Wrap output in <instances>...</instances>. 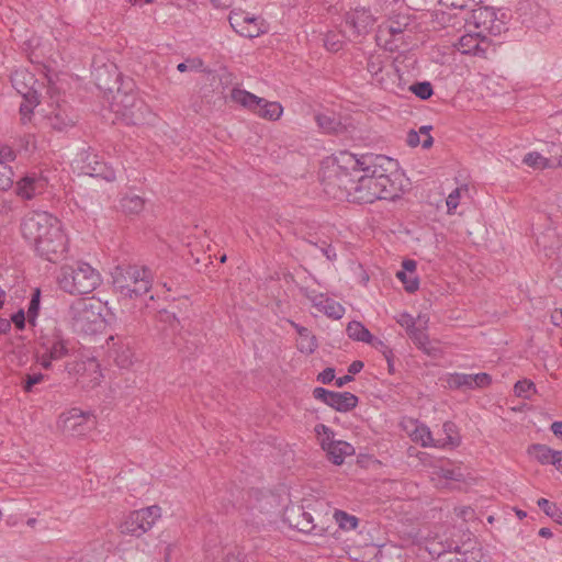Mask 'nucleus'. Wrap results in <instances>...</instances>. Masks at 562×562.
Listing matches in <instances>:
<instances>
[{"mask_svg": "<svg viewBox=\"0 0 562 562\" xmlns=\"http://www.w3.org/2000/svg\"><path fill=\"white\" fill-rule=\"evenodd\" d=\"M112 277L115 291L128 299L148 293L153 283L150 271L138 266L116 267Z\"/></svg>", "mask_w": 562, "mask_h": 562, "instance_id": "nucleus-5", "label": "nucleus"}, {"mask_svg": "<svg viewBox=\"0 0 562 562\" xmlns=\"http://www.w3.org/2000/svg\"><path fill=\"white\" fill-rule=\"evenodd\" d=\"M12 321L16 325L18 328H23L24 327V322H25V317H24L23 311H20L16 314H14L12 316Z\"/></svg>", "mask_w": 562, "mask_h": 562, "instance_id": "nucleus-59", "label": "nucleus"}, {"mask_svg": "<svg viewBox=\"0 0 562 562\" xmlns=\"http://www.w3.org/2000/svg\"><path fill=\"white\" fill-rule=\"evenodd\" d=\"M144 205V199L136 194H126L120 201V207L126 214H139Z\"/></svg>", "mask_w": 562, "mask_h": 562, "instance_id": "nucleus-28", "label": "nucleus"}, {"mask_svg": "<svg viewBox=\"0 0 562 562\" xmlns=\"http://www.w3.org/2000/svg\"><path fill=\"white\" fill-rule=\"evenodd\" d=\"M408 23L400 22L397 20H391L387 23L381 25L376 33V42L382 45L385 49L394 52L400 48V44L403 43V33L405 32Z\"/></svg>", "mask_w": 562, "mask_h": 562, "instance_id": "nucleus-14", "label": "nucleus"}, {"mask_svg": "<svg viewBox=\"0 0 562 562\" xmlns=\"http://www.w3.org/2000/svg\"><path fill=\"white\" fill-rule=\"evenodd\" d=\"M11 82L25 101H29L31 104H38V92L43 83L38 82L33 72L25 68L16 69L11 75Z\"/></svg>", "mask_w": 562, "mask_h": 562, "instance_id": "nucleus-11", "label": "nucleus"}, {"mask_svg": "<svg viewBox=\"0 0 562 562\" xmlns=\"http://www.w3.org/2000/svg\"><path fill=\"white\" fill-rule=\"evenodd\" d=\"M397 322L401 326L406 328L407 334L412 331V329L416 328L414 318L407 313L401 314Z\"/></svg>", "mask_w": 562, "mask_h": 562, "instance_id": "nucleus-52", "label": "nucleus"}, {"mask_svg": "<svg viewBox=\"0 0 562 562\" xmlns=\"http://www.w3.org/2000/svg\"><path fill=\"white\" fill-rule=\"evenodd\" d=\"M296 331L299 334L297 339V348L301 352L312 353L316 347L315 337L311 335V331L302 326L295 325Z\"/></svg>", "mask_w": 562, "mask_h": 562, "instance_id": "nucleus-27", "label": "nucleus"}, {"mask_svg": "<svg viewBox=\"0 0 562 562\" xmlns=\"http://www.w3.org/2000/svg\"><path fill=\"white\" fill-rule=\"evenodd\" d=\"M112 109L127 125L143 124L148 113V106L136 94L120 91L114 97Z\"/></svg>", "mask_w": 562, "mask_h": 562, "instance_id": "nucleus-9", "label": "nucleus"}, {"mask_svg": "<svg viewBox=\"0 0 562 562\" xmlns=\"http://www.w3.org/2000/svg\"><path fill=\"white\" fill-rule=\"evenodd\" d=\"M265 32L263 22L251 15L246 23V29L241 31V36L255 38Z\"/></svg>", "mask_w": 562, "mask_h": 562, "instance_id": "nucleus-35", "label": "nucleus"}, {"mask_svg": "<svg viewBox=\"0 0 562 562\" xmlns=\"http://www.w3.org/2000/svg\"><path fill=\"white\" fill-rule=\"evenodd\" d=\"M251 15L243 11H232L228 21L231 26L241 35V31L246 29V23Z\"/></svg>", "mask_w": 562, "mask_h": 562, "instance_id": "nucleus-38", "label": "nucleus"}, {"mask_svg": "<svg viewBox=\"0 0 562 562\" xmlns=\"http://www.w3.org/2000/svg\"><path fill=\"white\" fill-rule=\"evenodd\" d=\"M492 45L493 42L490 37L472 29V32L468 31L467 34L460 37L458 49L464 55L486 57Z\"/></svg>", "mask_w": 562, "mask_h": 562, "instance_id": "nucleus-15", "label": "nucleus"}, {"mask_svg": "<svg viewBox=\"0 0 562 562\" xmlns=\"http://www.w3.org/2000/svg\"><path fill=\"white\" fill-rule=\"evenodd\" d=\"M435 474L438 475L439 477L458 482L462 481L464 477L460 469L454 468L438 467L435 470Z\"/></svg>", "mask_w": 562, "mask_h": 562, "instance_id": "nucleus-46", "label": "nucleus"}, {"mask_svg": "<svg viewBox=\"0 0 562 562\" xmlns=\"http://www.w3.org/2000/svg\"><path fill=\"white\" fill-rule=\"evenodd\" d=\"M558 452L552 450L546 445L535 443L528 448V453L531 454L541 464H553L555 467V459Z\"/></svg>", "mask_w": 562, "mask_h": 562, "instance_id": "nucleus-24", "label": "nucleus"}, {"mask_svg": "<svg viewBox=\"0 0 562 562\" xmlns=\"http://www.w3.org/2000/svg\"><path fill=\"white\" fill-rule=\"evenodd\" d=\"M301 293L308 299L314 306H319L322 302H324V295L316 293L315 290H308L307 288H302Z\"/></svg>", "mask_w": 562, "mask_h": 562, "instance_id": "nucleus-50", "label": "nucleus"}, {"mask_svg": "<svg viewBox=\"0 0 562 562\" xmlns=\"http://www.w3.org/2000/svg\"><path fill=\"white\" fill-rule=\"evenodd\" d=\"M446 435L443 439H437V447H457L460 443V437L457 431V426L452 422H446L442 426Z\"/></svg>", "mask_w": 562, "mask_h": 562, "instance_id": "nucleus-31", "label": "nucleus"}, {"mask_svg": "<svg viewBox=\"0 0 562 562\" xmlns=\"http://www.w3.org/2000/svg\"><path fill=\"white\" fill-rule=\"evenodd\" d=\"M448 384L450 387H467L472 389V374H465V373H454L451 374Z\"/></svg>", "mask_w": 562, "mask_h": 562, "instance_id": "nucleus-40", "label": "nucleus"}, {"mask_svg": "<svg viewBox=\"0 0 562 562\" xmlns=\"http://www.w3.org/2000/svg\"><path fill=\"white\" fill-rule=\"evenodd\" d=\"M282 112L283 108L279 102H271L263 99V102L260 103V108L255 114L266 120L276 121L282 115Z\"/></svg>", "mask_w": 562, "mask_h": 562, "instance_id": "nucleus-30", "label": "nucleus"}, {"mask_svg": "<svg viewBox=\"0 0 562 562\" xmlns=\"http://www.w3.org/2000/svg\"><path fill=\"white\" fill-rule=\"evenodd\" d=\"M87 173L92 177H100L106 181L115 180V172L112 168H109L104 162L94 160L92 166L91 161L86 166Z\"/></svg>", "mask_w": 562, "mask_h": 562, "instance_id": "nucleus-32", "label": "nucleus"}, {"mask_svg": "<svg viewBox=\"0 0 562 562\" xmlns=\"http://www.w3.org/2000/svg\"><path fill=\"white\" fill-rule=\"evenodd\" d=\"M550 429L557 437L562 438V422L552 423Z\"/></svg>", "mask_w": 562, "mask_h": 562, "instance_id": "nucleus-62", "label": "nucleus"}, {"mask_svg": "<svg viewBox=\"0 0 562 562\" xmlns=\"http://www.w3.org/2000/svg\"><path fill=\"white\" fill-rule=\"evenodd\" d=\"M325 451L329 460L337 465L342 464L347 456L355 453V448L346 441L330 440L329 442H325Z\"/></svg>", "mask_w": 562, "mask_h": 562, "instance_id": "nucleus-20", "label": "nucleus"}, {"mask_svg": "<svg viewBox=\"0 0 562 562\" xmlns=\"http://www.w3.org/2000/svg\"><path fill=\"white\" fill-rule=\"evenodd\" d=\"M375 20L369 10L356 9L346 15V26L349 27L350 36L359 37L368 33Z\"/></svg>", "mask_w": 562, "mask_h": 562, "instance_id": "nucleus-17", "label": "nucleus"}, {"mask_svg": "<svg viewBox=\"0 0 562 562\" xmlns=\"http://www.w3.org/2000/svg\"><path fill=\"white\" fill-rule=\"evenodd\" d=\"M514 392L517 396L522 398H530L531 395L536 392V386L533 382L529 380H520L514 386Z\"/></svg>", "mask_w": 562, "mask_h": 562, "instance_id": "nucleus-42", "label": "nucleus"}, {"mask_svg": "<svg viewBox=\"0 0 562 562\" xmlns=\"http://www.w3.org/2000/svg\"><path fill=\"white\" fill-rule=\"evenodd\" d=\"M347 335L349 338L362 341L367 344H374L375 339L371 335V333L360 323L352 321L347 325Z\"/></svg>", "mask_w": 562, "mask_h": 562, "instance_id": "nucleus-25", "label": "nucleus"}, {"mask_svg": "<svg viewBox=\"0 0 562 562\" xmlns=\"http://www.w3.org/2000/svg\"><path fill=\"white\" fill-rule=\"evenodd\" d=\"M114 329L119 330L115 335H110L106 339V345L109 348H113L114 350V360L120 368H130L133 364L134 355L128 347H116V339H120L123 334H127L128 329L122 327L121 324L114 323Z\"/></svg>", "mask_w": 562, "mask_h": 562, "instance_id": "nucleus-19", "label": "nucleus"}, {"mask_svg": "<svg viewBox=\"0 0 562 562\" xmlns=\"http://www.w3.org/2000/svg\"><path fill=\"white\" fill-rule=\"evenodd\" d=\"M406 142H407L408 146H411V147L418 146L420 144L419 133L414 130L409 131L407 134Z\"/></svg>", "mask_w": 562, "mask_h": 562, "instance_id": "nucleus-57", "label": "nucleus"}, {"mask_svg": "<svg viewBox=\"0 0 562 562\" xmlns=\"http://www.w3.org/2000/svg\"><path fill=\"white\" fill-rule=\"evenodd\" d=\"M95 425V417L90 412L72 408L64 419V429L72 436H82Z\"/></svg>", "mask_w": 562, "mask_h": 562, "instance_id": "nucleus-16", "label": "nucleus"}, {"mask_svg": "<svg viewBox=\"0 0 562 562\" xmlns=\"http://www.w3.org/2000/svg\"><path fill=\"white\" fill-rule=\"evenodd\" d=\"M16 155L10 146L0 147V160L7 164V161H13Z\"/></svg>", "mask_w": 562, "mask_h": 562, "instance_id": "nucleus-53", "label": "nucleus"}, {"mask_svg": "<svg viewBox=\"0 0 562 562\" xmlns=\"http://www.w3.org/2000/svg\"><path fill=\"white\" fill-rule=\"evenodd\" d=\"M367 68L371 75L378 76L383 69L382 61H381L380 57H371L368 60Z\"/></svg>", "mask_w": 562, "mask_h": 562, "instance_id": "nucleus-51", "label": "nucleus"}, {"mask_svg": "<svg viewBox=\"0 0 562 562\" xmlns=\"http://www.w3.org/2000/svg\"><path fill=\"white\" fill-rule=\"evenodd\" d=\"M216 8L228 9L232 7L234 0H211Z\"/></svg>", "mask_w": 562, "mask_h": 562, "instance_id": "nucleus-61", "label": "nucleus"}, {"mask_svg": "<svg viewBox=\"0 0 562 562\" xmlns=\"http://www.w3.org/2000/svg\"><path fill=\"white\" fill-rule=\"evenodd\" d=\"M313 396L337 412H349L358 404V397L350 392L340 393L324 387H315Z\"/></svg>", "mask_w": 562, "mask_h": 562, "instance_id": "nucleus-13", "label": "nucleus"}, {"mask_svg": "<svg viewBox=\"0 0 562 562\" xmlns=\"http://www.w3.org/2000/svg\"><path fill=\"white\" fill-rule=\"evenodd\" d=\"M409 90L422 100L429 99L434 93L432 86L429 81L416 82L409 87Z\"/></svg>", "mask_w": 562, "mask_h": 562, "instance_id": "nucleus-41", "label": "nucleus"}, {"mask_svg": "<svg viewBox=\"0 0 562 562\" xmlns=\"http://www.w3.org/2000/svg\"><path fill=\"white\" fill-rule=\"evenodd\" d=\"M50 100L49 110L45 115L48 125L58 132L72 127L76 122L75 115L67 102L54 95H50Z\"/></svg>", "mask_w": 562, "mask_h": 562, "instance_id": "nucleus-12", "label": "nucleus"}, {"mask_svg": "<svg viewBox=\"0 0 562 562\" xmlns=\"http://www.w3.org/2000/svg\"><path fill=\"white\" fill-rule=\"evenodd\" d=\"M396 164L383 155L361 156L357 187L352 191V202L372 203L376 200H393L398 189L391 179Z\"/></svg>", "mask_w": 562, "mask_h": 562, "instance_id": "nucleus-1", "label": "nucleus"}, {"mask_svg": "<svg viewBox=\"0 0 562 562\" xmlns=\"http://www.w3.org/2000/svg\"><path fill=\"white\" fill-rule=\"evenodd\" d=\"M469 189L467 186L456 188L447 198L446 204L449 214L454 213L456 209L460 204V199L463 193H468Z\"/></svg>", "mask_w": 562, "mask_h": 562, "instance_id": "nucleus-39", "label": "nucleus"}, {"mask_svg": "<svg viewBox=\"0 0 562 562\" xmlns=\"http://www.w3.org/2000/svg\"><path fill=\"white\" fill-rule=\"evenodd\" d=\"M335 379V370L333 368H326L317 376V380L323 384H328Z\"/></svg>", "mask_w": 562, "mask_h": 562, "instance_id": "nucleus-56", "label": "nucleus"}, {"mask_svg": "<svg viewBox=\"0 0 562 562\" xmlns=\"http://www.w3.org/2000/svg\"><path fill=\"white\" fill-rule=\"evenodd\" d=\"M21 232L25 239L33 243L38 256L50 262H57L67 251V237L59 220L44 211L27 213Z\"/></svg>", "mask_w": 562, "mask_h": 562, "instance_id": "nucleus-2", "label": "nucleus"}, {"mask_svg": "<svg viewBox=\"0 0 562 562\" xmlns=\"http://www.w3.org/2000/svg\"><path fill=\"white\" fill-rule=\"evenodd\" d=\"M294 519V527L301 532H313L316 528L313 516L307 512L300 510Z\"/></svg>", "mask_w": 562, "mask_h": 562, "instance_id": "nucleus-36", "label": "nucleus"}, {"mask_svg": "<svg viewBox=\"0 0 562 562\" xmlns=\"http://www.w3.org/2000/svg\"><path fill=\"white\" fill-rule=\"evenodd\" d=\"M373 346L382 351L386 362H391L393 360L392 350L387 346H385L382 340L375 339Z\"/></svg>", "mask_w": 562, "mask_h": 562, "instance_id": "nucleus-55", "label": "nucleus"}, {"mask_svg": "<svg viewBox=\"0 0 562 562\" xmlns=\"http://www.w3.org/2000/svg\"><path fill=\"white\" fill-rule=\"evenodd\" d=\"M362 368H363V362L356 360V361L351 362V364L349 366L348 372L350 373V375L356 374V373L360 372Z\"/></svg>", "mask_w": 562, "mask_h": 562, "instance_id": "nucleus-60", "label": "nucleus"}, {"mask_svg": "<svg viewBox=\"0 0 562 562\" xmlns=\"http://www.w3.org/2000/svg\"><path fill=\"white\" fill-rule=\"evenodd\" d=\"M492 382V378L487 373H476L472 374V389L473 387H485L490 385Z\"/></svg>", "mask_w": 562, "mask_h": 562, "instance_id": "nucleus-48", "label": "nucleus"}, {"mask_svg": "<svg viewBox=\"0 0 562 562\" xmlns=\"http://www.w3.org/2000/svg\"><path fill=\"white\" fill-rule=\"evenodd\" d=\"M317 308L334 319L341 318L345 312V308L339 303L325 296L324 302Z\"/></svg>", "mask_w": 562, "mask_h": 562, "instance_id": "nucleus-33", "label": "nucleus"}, {"mask_svg": "<svg viewBox=\"0 0 562 562\" xmlns=\"http://www.w3.org/2000/svg\"><path fill=\"white\" fill-rule=\"evenodd\" d=\"M48 180L42 173L31 172L16 182V193L23 199L30 200L41 194L47 187Z\"/></svg>", "mask_w": 562, "mask_h": 562, "instance_id": "nucleus-18", "label": "nucleus"}, {"mask_svg": "<svg viewBox=\"0 0 562 562\" xmlns=\"http://www.w3.org/2000/svg\"><path fill=\"white\" fill-rule=\"evenodd\" d=\"M36 104H31L29 101H25V103H22L20 106V113L22 116L23 123H26L31 120V114L33 113V108Z\"/></svg>", "mask_w": 562, "mask_h": 562, "instance_id": "nucleus-54", "label": "nucleus"}, {"mask_svg": "<svg viewBox=\"0 0 562 562\" xmlns=\"http://www.w3.org/2000/svg\"><path fill=\"white\" fill-rule=\"evenodd\" d=\"M411 438L414 442L420 443L423 447H437V441L432 438L431 431L425 425H415L414 430L411 432Z\"/></svg>", "mask_w": 562, "mask_h": 562, "instance_id": "nucleus-29", "label": "nucleus"}, {"mask_svg": "<svg viewBox=\"0 0 562 562\" xmlns=\"http://www.w3.org/2000/svg\"><path fill=\"white\" fill-rule=\"evenodd\" d=\"M506 14L495 11L490 7H479L471 11L469 18H465V27L472 32V29L481 33L482 35L498 36L503 31L506 30L505 22Z\"/></svg>", "mask_w": 562, "mask_h": 562, "instance_id": "nucleus-8", "label": "nucleus"}, {"mask_svg": "<svg viewBox=\"0 0 562 562\" xmlns=\"http://www.w3.org/2000/svg\"><path fill=\"white\" fill-rule=\"evenodd\" d=\"M361 158L342 151L324 173L323 186L327 195L335 200L352 202V191L357 187Z\"/></svg>", "mask_w": 562, "mask_h": 562, "instance_id": "nucleus-3", "label": "nucleus"}, {"mask_svg": "<svg viewBox=\"0 0 562 562\" xmlns=\"http://www.w3.org/2000/svg\"><path fill=\"white\" fill-rule=\"evenodd\" d=\"M342 35L337 32H328L324 37V45L330 52H338L342 47Z\"/></svg>", "mask_w": 562, "mask_h": 562, "instance_id": "nucleus-45", "label": "nucleus"}, {"mask_svg": "<svg viewBox=\"0 0 562 562\" xmlns=\"http://www.w3.org/2000/svg\"><path fill=\"white\" fill-rule=\"evenodd\" d=\"M13 184V171L11 167L0 160V191L10 189Z\"/></svg>", "mask_w": 562, "mask_h": 562, "instance_id": "nucleus-43", "label": "nucleus"}, {"mask_svg": "<svg viewBox=\"0 0 562 562\" xmlns=\"http://www.w3.org/2000/svg\"><path fill=\"white\" fill-rule=\"evenodd\" d=\"M537 504L547 516L551 517L557 524L562 525V512L557 504L547 498H539Z\"/></svg>", "mask_w": 562, "mask_h": 562, "instance_id": "nucleus-37", "label": "nucleus"}, {"mask_svg": "<svg viewBox=\"0 0 562 562\" xmlns=\"http://www.w3.org/2000/svg\"><path fill=\"white\" fill-rule=\"evenodd\" d=\"M57 281L63 291L71 295H80L94 291L101 283V276L89 263L77 261L63 266Z\"/></svg>", "mask_w": 562, "mask_h": 562, "instance_id": "nucleus-4", "label": "nucleus"}, {"mask_svg": "<svg viewBox=\"0 0 562 562\" xmlns=\"http://www.w3.org/2000/svg\"><path fill=\"white\" fill-rule=\"evenodd\" d=\"M315 431L317 432L318 436H322V435L330 436V434H331V429L323 424L317 425L315 427Z\"/></svg>", "mask_w": 562, "mask_h": 562, "instance_id": "nucleus-63", "label": "nucleus"}, {"mask_svg": "<svg viewBox=\"0 0 562 562\" xmlns=\"http://www.w3.org/2000/svg\"><path fill=\"white\" fill-rule=\"evenodd\" d=\"M161 516V508L153 505L132 512L121 525V532L139 537L155 525Z\"/></svg>", "mask_w": 562, "mask_h": 562, "instance_id": "nucleus-10", "label": "nucleus"}, {"mask_svg": "<svg viewBox=\"0 0 562 562\" xmlns=\"http://www.w3.org/2000/svg\"><path fill=\"white\" fill-rule=\"evenodd\" d=\"M68 319L76 333L93 335L98 333L104 323L102 305L91 299H78L68 310Z\"/></svg>", "mask_w": 562, "mask_h": 562, "instance_id": "nucleus-6", "label": "nucleus"}, {"mask_svg": "<svg viewBox=\"0 0 562 562\" xmlns=\"http://www.w3.org/2000/svg\"><path fill=\"white\" fill-rule=\"evenodd\" d=\"M409 338L413 340L415 346L423 350L427 356L437 357L440 353V349L437 344L430 341L425 329L414 328L412 331L407 334Z\"/></svg>", "mask_w": 562, "mask_h": 562, "instance_id": "nucleus-21", "label": "nucleus"}, {"mask_svg": "<svg viewBox=\"0 0 562 562\" xmlns=\"http://www.w3.org/2000/svg\"><path fill=\"white\" fill-rule=\"evenodd\" d=\"M396 277L404 283L407 292L413 293L418 289V279L416 277L408 276L405 271L396 272Z\"/></svg>", "mask_w": 562, "mask_h": 562, "instance_id": "nucleus-47", "label": "nucleus"}, {"mask_svg": "<svg viewBox=\"0 0 562 562\" xmlns=\"http://www.w3.org/2000/svg\"><path fill=\"white\" fill-rule=\"evenodd\" d=\"M402 267L404 269L403 271H405L406 273L409 272L412 274L416 270V261L412 259H406L403 261Z\"/></svg>", "mask_w": 562, "mask_h": 562, "instance_id": "nucleus-58", "label": "nucleus"}, {"mask_svg": "<svg viewBox=\"0 0 562 562\" xmlns=\"http://www.w3.org/2000/svg\"><path fill=\"white\" fill-rule=\"evenodd\" d=\"M334 518L338 524L339 528L344 530H353L358 526V518L356 516L349 515L344 510L336 509L334 513Z\"/></svg>", "mask_w": 562, "mask_h": 562, "instance_id": "nucleus-34", "label": "nucleus"}, {"mask_svg": "<svg viewBox=\"0 0 562 562\" xmlns=\"http://www.w3.org/2000/svg\"><path fill=\"white\" fill-rule=\"evenodd\" d=\"M44 375L42 373L27 374L24 379L23 389L25 392H31L33 386L42 382Z\"/></svg>", "mask_w": 562, "mask_h": 562, "instance_id": "nucleus-49", "label": "nucleus"}, {"mask_svg": "<svg viewBox=\"0 0 562 562\" xmlns=\"http://www.w3.org/2000/svg\"><path fill=\"white\" fill-rule=\"evenodd\" d=\"M231 99L254 113L260 108V103L263 102V98L238 88L232 89Z\"/></svg>", "mask_w": 562, "mask_h": 562, "instance_id": "nucleus-22", "label": "nucleus"}, {"mask_svg": "<svg viewBox=\"0 0 562 562\" xmlns=\"http://www.w3.org/2000/svg\"><path fill=\"white\" fill-rule=\"evenodd\" d=\"M352 380H353L352 375H350V374H346V375H344V376H341V378H338V379L336 380V385H337L338 387H342L345 384H347L348 382H350V381H352Z\"/></svg>", "mask_w": 562, "mask_h": 562, "instance_id": "nucleus-64", "label": "nucleus"}, {"mask_svg": "<svg viewBox=\"0 0 562 562\" xmlns=\"http://www.w3.org/2000/svg\"><path fill=\"white\" fill-rule=\"evenodd\" d=\"M177 70L180 72L190 71H204V63L199 57L187 58L183 63L177 65Z\"/></svg>", "mask_w": 562, "mask_h": 562, "instance_id": "nucleus-44", "label": "nucleus"}, {"mask_svg": "<svg viewBox=\"0 0 562 562\" xmlns=\"http://www.w3.org/2000/svg\"><path fill=\"white\" fill-rule=\"evenodd\" d=\"M315 121L324 133H337L341 127V123L334 113H317Z\"/></svg>", "mask_w": 562, "mask_h": 562, "instance_id": "nucleus-26", "label": "nucleus"}, {"mask_svg": "<svg viewBox=\"0 0 562 562\" xmlns=\"http://www.w3.org/2000/svg\"><path fill=\"white\" fill-rule=\"evenodd\" d=\"M36 361L45 370L50 369L52 361L65 358L68 352V340L63 337L56 326L42 334L37 340Z\"/></svg>", "mask_w": 562, "mask_h": 562, "instance_id": "nucleus-7", "label": "nucleus"}, {"mask_svg": "<svg viewBox=\"0 0 562 562\" xmlns=\"http://www.w3.org/2000/svg\"><path fill=\"white\" fill-rule=\"evenodd\" d=\"M522 161L527 166L539 170L562 167V158H546L537 151L528 153Z\"/></svg>", "mask_w": 562, "mask_h": 562, "instance_id": "nucleus-23", "label": "nucleus"}]
</instances>
